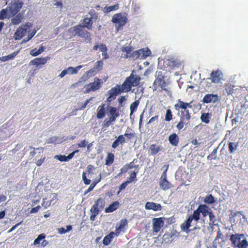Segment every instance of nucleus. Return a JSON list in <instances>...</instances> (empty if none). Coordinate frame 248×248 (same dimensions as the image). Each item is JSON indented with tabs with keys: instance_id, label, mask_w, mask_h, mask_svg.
Here are the masks:
<instances>
[{
	"instance_id": "1",
	"label": "nucleus",
	"mask_w": 248,
	"mask_h": 248,
	"mask_svg": "<svg viewBox=\"0 0 248 248\" xmlns=\"http://www.w3.org/2000/svg\"><path fill=\"white\" fill-rule=\"evenodd\" d=\"M191 103H186L178 99L177 103L175 104L174 108L176 110L180 111V121L176 125L178 130L182 129L184 125L186 126L189 124V120L191 118L189 108H192Z\"/></svg>"
},
{
	"instance_id": "2",
	"label": "nucleus",
	"mask_w": 248,
	"mask_h": 248,
	"mask_svg": "<svg viewBox=\"0 0 248 248\" xmlns=\"http://www.w3.org/2000/svg\"><path fill=\"white\" fill-rule=\"evenodd\" d=\"M211 211V208L206 204H200L198 208L194 211L192 215L188 217L187 219L181 224L180 227L182 231H186L191 226L193 219L197 221L200 219V214H202L203 217H206Z\"/></svg>"
},
{
	"instance_id": "3",
	"label": "nucleus",
	"mask_w": 248,
	"mask_h": 248,
	"mask_svg": "<svg viewBox=\"0 0 248 248\" xmlns=\"http://www.w3.org/2000/svg\"><path fill=\"white\" fill-rule=\"evenodd\" d=\"M230 240L235 248H247L248 247V241L244 234H232Z\"/></svg>"
},
{
	"instance_id": "4",
	"label": "nucleus",
	"mask_w": 248,
	"mask_h": 248,
	"mask_svg": "<svg viewBox=\"0 0 248 248\" xmlns=\"http://www.w3.org/2000/svg\"><path fill=\"white\" fill-rule=\"evenodd\" d=\"M127 18L124 13L115 14L112 18V21L116 24V28L119 30L126 23Z\"/></svg>"
},
{
	"instance_id": "5",
	"label": "nucleus",
	"mask_w": 248,
	"mask_h": 248,
	"mask_svg": "<svg viewBox=\"0 0 248 248\" xmlns=\"http://www.w3.org/2000/svg\"><path fill=\"white\" fill-rule=\"evenodd\" d=\"M151 53V52L148 48H142L134 51L130 54V57L133 59H144L149 56Z\"/></svg>"
},
{
	"instance_id": "6",
	"label": "nucleus",
	"mask_w": 248,
	"mask_h": 248,
	"mask_svg": "<svg viewBox=\"0 0 248 248\" xmlns=\"http://www.w3.org/2000/svg\"><path fill=\"white\" fill-rule=\"evenodd\" d=\"M31 23H27L19 27L15 33V39L16 40L20 39L27 32L30 31Z\"/></svg>"
},
{
	"instance_id": "7",
	"label": "nucleus",
	"mask_w": 248,
	"mask_h": 248,
	"mask_svg": "<svg viewBox=\"0 0 248 248\" xmlns=\"http://www.w3.org/2000/svg\"><path fill=\"white\" fill-rule=\"evenodd\" d=\"M23 2H14L10 4L7 6L8 10H9L10 15L11 17L16 15L22 8Z\"/></svg>"
},
{
	"instance_id": "8",
	"label": "nucleus",
	"mask_w": 248,
	"mask_h": 248,
	"mask_svg": "<svg viewBox=\"0 0 248 248\" xmlns=\"http://www.w3.org/2000/svg\"><path fill=\"white\" fill-rule=\"evenodd\" d=\"M101 86V79L95 78L93 82L90 83L87 85L85 93H89L91 91H95L99 89Z\"/></svg>"
},
{
	"instance_id": "9",
	"label": "nucleus",
	"mask_w": 248,
	"mask_h": 248,
	"mask_svg": "<svg viewBox=\"0 0 248 248\" xmlns=\"http://www.w3.org/2000/svg\"><path fill=\"white\" fill-rule=\"evenodd\" d=\"M83 28L82 25L81 24H79L78 25L74 27L73 31L76 34L78 35L81 37L84 38L85 39L89 38L90 36V33L87 31L84 30Z\"/></svg>"
},
{
	"instance_id": "10",
	"label": "nucleus",
	"mask_w": 248,
	"mask_h": 248,
	"mask_svg": "<svg viewBox=\"0 0 248 248\" xmlns=\"http://www.w3.org/2000/svg\"><path fill=\"white\" fill-rule=\"evenodd\" d=\"M210 77L209 79L212 82L218 84L223 80V75L221 71L218 70L213 71L210 74Z\"/></svg>"
},
{
	"instance_id": "11",
	"label": "nucleus",
	"mask_w": 248,
	"mask_h": 248,
	"mask_svg": "<svg viewBox=\"0 0 248 248\" xmlns=\"http://www.w3.org/2000/svg\"><path fill=\"white\" fill-rule=\"evenodd\" d=\"M193 225L194 226L193 228L191 230H189L188 228L186 231V232H187V231L188 230V231H192L195 233L197 231L198 232L204 226L205 219L204 218L201 219L200 218L197 221H195V219H193Z\"/></svg>"
},
{
	"instance_id": "12",
	"label": "nucleus",
	"mask_w": 248,
	"mask_h": 248,
	"mask_svg": "<svg viewBox=\"0 0 248 248\" xmlns=\"http://www.w3.org/2000/svg\"><path fill=\"white\" fill-rule=\"evenodd\" d=\"M219 100L217 94L210 93L206 94L202 99L204 103H215Z\"/></svg>"
},
{
	"instance_id": "13",
	"label": "nucleus",
	"mask_w": 248,
	"mask_h": 248,
	"mask_svg": "<svg viewBox=\"0 0 248 248\" xmlns=\"http://www.w3.org/2000/svg\"><path fill=\"white\" fill-rule=\"evenodd\" d=\"M160 187L164 190H167L172 187V185L167 180L165 173H162L159 182Z\"/></svg>"
},
{
	"instance_id": "14",
	"label": "nucleus",
	"mask_w": 248,
	"mask_h": 248,
	"mask_svg": "<svg viewBox=\"0 0 248 248\" xmlns=\"http://www.w3.org/2000/svg\"><path fill=\"white\" fill-rule=\"evenodd\" d=\"M153 230L155 232H158L164 225V221L161 218H154L153 219Z\"/></svg>"
},
{
	"instance_id": "15",
	"label": "nucleus",
	"mask_w": 248,
	"mask_h": 248,
	"mask_svg": "<svg viewBox=\"0 0 248 248\" xmlns=\"http://www.w3.org/2000/svg\"><path fill=\"white\" fill-rule=\"evenodd\" d=\"M101 202L100 199H98L96 202V203L92 206L90 211L92 212V215L90 217V219L92 221H94L95 217L99 213V210L98 209V205L99 202Z\"/></svg>"
},
{
	"instance_id": "16",
	"label": "nucleus",
	"mask_w": 248,
	"mask_h": 248,
	"mask_svg": "<svg viewBox=\"0 0 248 248\" xmlns=\"http://www.w3.org/2000/svg\"><path fill=\"white\" fill-rule=\"evenodd\" d=\"M145 208L147 210H153L157 211L161 210L162 206L159 203H156L153 202H147L145 204Z\"/></svg>"
},
{
	"instance_id": "17",
	"label": "nucleus",
	"mask_w": 248,
	"mask_h": 248,
	"mask_svg": "<svg viewBox=\"0 0 248 248\" xmlns=\"http://www.w3.org/2000/svg\"><path fill=\"white\" fill-rule=\"evenodd\" d=\"M168 140L172 146H176L179 143V138L176 134L173 133L169 136Z\"/></svg>"
},
{
	"instance_id": "18",
	"label": "nucleus",
	"mask_w": 248,
	"mask_h": 248,
	"mask_svg": "<svg viewBox=\"0 0 248 248\" xmlns=\"http://www.w3.org/2000/svg\"><path fill=\"white\" fill-rule=\"evenodd\" d=\"M95 20V18L92 16L90 17H86L84 19V24L82 25L83 27H85L88 30H91L92 28V25L93 21Z\"/></svg>"
},
{
	"instance_id": "19",
	"label": "nucleus",
	"mask_w": 248,
	"mask_h": 248,
	"mask_svg": "<svg viewBox=\"0 0 248 248\" xmlns=\"http://www.w3.org/2000/svg\"><path fill=\"white\" fill-rule=\"evenodd\" d=\"M130 78H126L125 81L123 83L122 86H121L120 89L122 92L127 93L130 91L131 87L133 86L129 81V79Z\"/></svg>"
},
{
	"instance_id": "20",
	"label": "nucleus",
	"mask_w": 248,
	"mask_h": 248,
	"mask_svg": "<svg viewBox=\"0 0 248 248\" xmlns=\"http://www.w3.org/2000/svg\"><path fill=\"white\" fill-rule=\"evenodd\" d=\"M77 73V70L73 67H69L66 69H64L59 75L60 78H63L67 74H74Z\"/></svg>"
},
{
	"instance_id": "21",
	"label": "nucleus",
	"mask_w": 248,
	"mask_h": 248,
	"mask_svg": "<svg viewBox=\"0 0 248 248\" xmlns=\"http://www.w3.org/2000/svg\"><path fill=\"white\" fill-rule=\"evenodd\" d=\"M125 142V140L124 136L123 135H120L112 143V147L115 149L118 147L119 144H123Z\"/></svg>"
},
{
	"instance_id": "22",
	"label": "nucleus",
	"mask_w": 248,
	"mask_h": 248,
	"mask_svg": "<svg viewBox=\"0 0 248 248\" xmlns=\"http://www.w3.org/2000/svg\"><path fill=\"white\" fill-rule=\"evenodd\" d=\"M49 59V58L48 57L45 58H37L32 60L31 62V63L32 64H35L36 65H39L40 64H45Z\"/></svg>"
},
{
	"instance_id": "23",
	"label": "nucleus",
	"mask_w": 248,
	"mask_h": 248,
	"mask_svg": "<svg viewBox=\"0 0 248 248\" xmlns=\"http://www.w3.org/2000/svg\"><path fill=\"white\" fill-rule=\"evenodd\" d=\"M131 78L129 79V81L130 82L131 84H132L133 86H136L138 85L140 78L138 76L134 75L133 74H131L130 76L127 78Z\"/></svg>"
},
{
	"instance_id": "24",
	"label": "nucleus",
	"mask_w": 248,
	"mask_h": 248,
	"mask_svg": "<svg viewBox=\"0 0 248 248\" xmlns=\"http://www.w3.org/2000/svg\"><path fill=\"white\" fill-rule=\"evenodd\" d=\"M107 110L108 111V116L119 117V114L116 108L108 106Z\"/></svg>"
},
{
	"instance_id": "25",
	"label": "nucleus",
	"mask_w": 248,
	"mask_h": 248,
	"mask_svg": "<svg viewBox=\"0 0 248 248\" xmlns=\"http://www.w3.org/2000/svg\"><path fill=\"white\" fill-rule=\"evenodd\" d=\"M23 19V13H19L16 16H15L11 19V23L13 25H17L22 21Z\"/></svg>"
},
{
	"instance_id": "26",
	"label": "nucleus",
	"mask_w": 248,
	"mask_h": 248,
	"mask_svg": "<svg viewBox=\"0 0 248 248\" xmlns=\"http://www.w3.org/2000/svg\"><path fill=\"white\" fill-rule=\"evenodd\" d=\"M116 233L114 232H110L108 235L106 236L103 240V243L105 245H108L110 242L112 241V239H113L116 236Z\"/></svg>"
},
{
	"instance_id": "27",
	"label": "nucleus",
	"mask_w": 248,
	"mask_h": 248,
	"mask_svg": "<svg viewBox=\"0 0 248 248\" xmlns=\"http://www.w3.org/2000/svg\"><path fill=\"white\" fill-rule=\"evenodd\" d=\"M150 149L151 152V155H155L158 153L159 151H163V148L156 144H152L150 147Z\"/></svg>"
},
{
	"instance_id": "28",
	"label": "nucleus",
	"mask_w": 248,
	"mask_h": 248,
	"mask_svg": "<svg viewBox=\"0 0 248 248\" xmlns=\"http://www.w3.org/2000/svg\"><path fill=\"white\" fill-rule=\"evenodd\" d=\"M126 224L127 221L126 220H122L119 227H116V235H118L121 233V232H124Z\"/></svg>"
},
{
	"instance_id": "29",
	"label": "nucleus",
	"mask_w": 248,
	"mask_h": 248,
	"mask_svg": "<svg viewBox=\"0 0 248 248\" xmlns=\"http://www.w3.org/2000/svg\"><path fill=\"white\" fill-rule=\"evenodd\" d=\"M121 86L117 85L114 88L111 89L108 92V94L112 95L113 96L116 97V96L119 93H120L122 91L120 89Z\"/></svg>"
},
{
	"instance_id": "30",
	"label": "nucleus",
	"mask_w": 248,
	"mask_h": 248,
	"mask_svg": "<svg viewBox=\"0 0 248 248\" xmlns=\"http://www.w3.org/2000/svg\"><path fill=\"white\" fill-rule=\"evenodd\" d=\"M11 17L7 7L2 9L0 12V19L3 20L5 18H10Z\"/></svg>"
},
{
	"instance_id": "31",
	"label": "nucleus",
	"mask_w": 248,
	"mask_h": 248,
	"mask_svg": "<svg viewBox=\"0 0 248 248\" xmlns=\"http://www.w3.org/2000/svg\"><path fill=\"white\" fill-rule=\"evenodd\" d=\"M105 105L102 104L100 105L97 108V118L98 119H101L105 115V110L104 108Z\"/></svg>"
},
{
	"instance_id": "32",
	"label": "nucleus",
	"mask_w": 248,
	"mask_h": 248,
	"mask_svg": "<svg viewBox=\"0 0 248 248\" xmlns=\"http://www.w3.org/2000/svg\"><path fill=\"white\" fill-rule=\"evenodd\" d=\"M119 202H115L111 204L108 207L105 208V212L106 213H111L117 209L119 206Z\"/></svg>"
},
{
	"instance_id": "33",
	"label": "nucleus",
	"mask_w": 248,
	"mask_h": 248,
	"mask_svg": "<svg viewBox=\"0 0 248 248\" xmlns=\"http://www.w3.org/2000/svg\"><path fill=\"white\" fill-rule=\"evenodd\" d=\"M63 139V137H62V139L56 137V136H53L52 137L48 139L47 140V143H61L63 141L62 139Z\"/></svg>"
},
{
	"instance_id": "34",
	"label": "nucleus",
	"mask_w": 248,
	"mask_h": 248,
	"mask_svg": "<svg viewBox=\"0 0 248 248\" xmlns=\"http://www.w3.org/2000/svg\"><path fill=\"white\" fill-rule=\"evenodd\" d=\"M18 51L14 52L13 53L9 54L7 56H2L0 57V60L2 62H5L9 60L13 59L16 55L18 53Z\"/></svg>"
},
{
	"instance_id": "35",
	"label": "nucleus",
	"mask_w": 248,
	"mask_h": 248,
	"mask_svg": "<svg viewBox=\"0 0 248 248\" xmlns=\"http://www.w3.org/2000/svg\"><path fill=\"white\" fill-rule=\"evenodd\" d=\"M211 114L209 113H202L201 116V120L202 122L208 124L211 118Z\"/></svg>"
},
{
	"instance_id": "36",
	"label": "nucleus",
	"mask_w": 248,
	"mask_h": 248,
	"mask_svg": "<svg viewBox=\"0 0 248 248\" xmlns=\"http://www.w3.org/2000/svg\"><path fill=\"white\" fill-rule=\"evenodd\" d=\"M44 51V47L43 46H41L38 49L34 48L31 50L30 53L32 56H36L40 54Z\"/></svg>"
},
{
	"instance_id": "37",
	"label": "nucleus",
	"mask_w": 248,
	"mask_h": 248,
	"mask_svg": "<svg viewBox=\"0 0 248 248\" xmlns=\"http://www.w3.org/2000/svg\"><path fill=\"white\" fill-rule=\"evenodd\" d=\"M238 145V142L235 143L233 142H230L228 145L230 153H233L237 150Z\"/></svg>"
},
{
	"instance_id": "38",
	"label": "nucleus",
	"mask_w": 248,
	"mask_h": 248,
	"mask_svg": "<svg viewBox=\"0 0 248 248\" xmlns=\"http://www.w3.org/2000/svg\"><path fill=\"white\" fill-rule=\"evenodd\" d=\"M139 100H137L130 105V116L136 111L138 106L139 105Z\"/></svg>"
},
{
	"instance_id": "39",
	"label": "nucleus",
	"mask_w": 248,
	"mask_h": 248,
	"mask_svg": "<svg viewBox=\"0 0 248 248\" xmlns=\"http://www.w3.org/2000/svg\"><path fill=\"white\" fill-rule=\"evenodd\" d=\"M219 146H220V144L213 151V152L211 153V154L207 156V159H211V160L217 159V153L218 150L219 149Z\"/></svg>"
},
{
	"instance_id": "40",
	"label": "nucleus",
	"mask_w": 248,
	"mask_h": 248,
	"mask_svg": "<svg viewBox=\"0 0 248 248\" xmlns=\"http://www.w3.org/2000/svg\"><path fill=\"white\" fill-rule=\"evenodd\" d=\"M114 160V155L111 153H108L106 159V165H108L112 164Z\"/></svg>"
},
{
	"instance_id": "41",
	"label": "nucleus",
	"mask_w": 248,
	"mask_h": 248,
	"mask_svg": "<svg viewBox=\"0 0 248 248\" xmlns=\"http://www.w3.org/2000/svg\"><path fill=\"white\" fill-rule=\"evenodd\" d=\"M157 83L158 84V85L160 86L162 90H166L165 87L166 84L164 80L161 78L157 79L155 81L154 83L156 84Z\"/></svg>"
},
{
	"instance_id": "42",
	"label": "nucleus",
	"mask_w": 248,
	"mask_h": 248,
	"mask_svg": "<svg viewBox=\"0 0 248 248\" xmlns=\"http://www.w3.org/2000/svg\"><path fill=\"white\" fill-rule=\"evenodd\" d=\"M204 202L207 204L213 203L214 202V198L211 194L209 195L204 198Z\"/></svg>"
},
{
	"instance_id": "43",
	"label": "nucleus",
	"mask_w": 248,
	"mask_h": 248,
	"mask_svg": "<svg viewBox=\"0 0 248 248\" xmlns=\"http://www.w3.org/2000/svg\"><path fill=\"white\" fill-rule=\"evenodd\" d=\"M103 62L102 61H98L96 62L95 65L93 67L97 71L101 70L102 68Z\"/></svg>"
},
{
	"instance_id": "44",
	"label": "nucleus",
	"mask_w": 248,
	"mask_h": 248,
	"mask_svg": "<svg viewBox=\"0 0 248 248\" xmlns=\"http://www.w3.org/2000/svg\"><path fill=\"white\" fill-rule=\"evenodd\" d=\"M45 238V235L43 233H42L41 234H39L37 238L35 239L34 241L33 244L34 245H37L40 243V241L44 239Z\"/></svg>"
},
{
	"instance_id": "45",
	"label": "nucleus",
	"mask_w": 248,
	"mask_h": 248,
	"mask_svg": "<svg viewBox=\"0 0 248 248\" xmlns=\"http://www.w3.org/2000/svg\"><path fill=\"white\" fill-rule=\"evenodd\" d=\"M119 8V5L118 4H115L114 5L110 6L108 7H106V12L108 13L111 11H115L117 10Z\"/></svg>"
},
{
	"instance_id": "46",
	"label": "nucleus",
	"mask_w": 248,
	"mask_h": 248,
	"mask_svg": "<svg viewBox=\"0 0 248 248\" xmlns=\"http://www.w3.org/2000/svg\"><path fill=\"white\" fill-rule=\"evenodd\" d=\"M138 171L139 169H137L136 171H134L130 174V176L127 180L129 183L132 182L135 180V179L136 178L137 173L138 172Z\"/></svg>"
},
{
	"instance_id": "47",
	"label": "nucleus",
	"mask_w": 248,
	"mask_h": 248,
	"mask_svg": "<svg viewBox=\"0 0 248 248\" xmlns=\"http://www.w3.org/2000/svg\"><path fill=\"white\" fill-rule=\"evenodd\" d=\"M172 115L171 111L169 109L166 111L165 119L166 121L169 122L172 119Z\"/></svg>"
},
{
	"instance_id": "48",
	"label": "nucleus",
	"mask_w": 248,
	"mask_h": 248,
	"mask_svg": "<svg viewBox=\"0 0 248 248\" xmlns=\"http://www.w3.org/2000/svg\"><path fill=\"white\" fill-rule=\"evenodd\" d=\"M97 72V71L94 68H93V69H90V70L86 72V73L90 78L92 76L95 75L96 74Z\"/></svg>"
},
{
	"instance_id": "49",
	"label": "nucleus",
	"mask_w": 248,
	"mask_h": 248,
	"mask_svg": "<svg viewBox=\"0 0 248 248\" xmlns=\"http://www.w3.org/2000/svg\"><path fill=\"white\" fill-rule=\"evenodd\" d=\"M208 215L209 216L210 221L212 222V224H214L215 221H216V217L214 216L211 211L210 212V213H209Z\"/></svg>"
},
{
	"instance_id": "50",
	"label": "nucleus",
	"mask_w": 248,
	"mask_h": 248,
	"mask_svg": "<svg viewBox=\"0 0 248 248\" xmlns=\"http://www.w3.org/2000/svg\"><path fill=\"white\" fill-rule=\"evenodd\" d=\"M133 50V48L131 46H127L124 47L122 49L123 52H125L127 54H130L131 51Z\"/></svg>"
},
{
	"instance_id": "51",
	"label": "nucleus",
	"mask_w": 248,
	"mask_h": 248,
	"mask_svg": "<svg viewBox=\"0 0 248 248\" xmlns=\"http://www.w3.org/2000/svg\"><path fill=\"white\" fill-rule=\"evenodd\" d=\"M82 180L85 185H89L91 183V180L87 178L86 173L85 172H83Z\"/></svg>"
},
{
	"instance_id": "52",
	"label": "nucleus",
	"mask_w": 248,
	"mask_h": 248,
	"mask_svg": "<svg viewBox=\"0 0 248 248\" xmlns=\"http://www.w3.org/2000/svg\"><path fill=\"white\" fill-rule=\"evenodd\" d=\"M55 158H57L60 161H66V156L64 155H57L55 156Z\"/></svg>"
},
{
	"instance_id": "53",
	"label": "nucleus",
	"mask_w": 248,
	"mask_h": 248,
	"mask_svg": "<svg viewBox=\"0 0 248 248\" xmlns=\"http://www.w3.org/2000/svg\"><path fill=\"white\" fill-rule=\"evenodd\" d=\"M96 185V183H92L90 186H89V187L88 188L87 190H86V191H85L84 192V195H86L87 194H88L89 192H90V191H91L93 189V188L95 187Z\"/></svg>"
},
{
	"instance_id": "54",
	"label": "nucleus",
	"mask_w": 248,
	"mask_h": 248,
	"mask_svg": "<svg viewBox=\"0 0 248 248\" xmlns=\"http://www.w3.org/2000/svg\"><path fill=\"white\" fill-rule=\"evenodd\" d=\"M88 142L86 141L85 140H83L81 141L80 143L78 144V147H84L86 146Z\"/></svg>"
},
{
	"instance_id": "55",
	"label": "nucleus",
	"mask_w": 248,
	"mask_h": 248,
	"mask_svg": "<svg viewBox=\"0 0 248 248\" xmlns=\"http://www.w3.org/2000/svg\"><path fill=\"white\" fill-rule=\"evenodd\" d=\"M129 184V182L126 181V182L122 183L120 186V187H119V189L120 190H122L123 189H124L126 186H127L128 185V184Z\"/></svg>"
},
{
	"instance_id": "56",
	"label": "nucleus",
	"mask_w": 248,
	"mask_h": 248,
	"mask_svg": "<svg viewBox=\"0 0 248 248\" xmlns=\"http://www.w3.org/2000/svg\"><path fill=\"white\" fill-rule=\"evenodd\" d=\"M179 233L177 231H174L171 232L170 235V238L172 239H173L174 237H178L179 236Z\"/></svg>"
},
{
	"instance_id": "57",
	"label": "nucleus",
	"mask_w": 248,
	"mask_h": 248,
	"mask_svg": "<svg viewBox=\"0 0 248 248\" xmlns=\"http://www.w3.org/2000/svg\"><path fill=\"white\" fill-rule=\"evenodd\" d=\"M99 48L101 51L103 52H105L107 50V47L106 45L104 44H101L100 46H99Z\"/></svg>"
},
{
	"instance_id": "58",
	"label": "nucleus",
	"mask_w": 248,
	"mask_h": 248,
	"mask_svg": "<svg viewBox=\"0 0 248 248\" xmlns=\"http://www.w3.org/2000/svg\"><path fill=\"white\" fill-rule=\"evenodd\" d=\"M126 100V98L125 96H122L119 99V107L122 106L123 103Z\"/></svg>"
},
{
	"instance_id": "59",
	"label": "nucleus",
	"mask_w": 248,
	"mask_h": 248,
	"mask_svg": "<svg viewBox=\"0 0 248 248\" xmlns=\"http://www.w3.org/2000/svg\"><path fill=\"white\" fill-rule=\"evenodd\" d=\"M222 235H222V233L221 232L220 229H218V230L217 232V234L216 238L215 239V241H217L219 239H221Z\"/></svg>"
},
{
	"instance_id": "60",
	"label": "nucleus",
	"mask_w": 248,
	"mask_h": 248,
	"mask_svg": "<svg viewBox=\"0 0 248 248\" xmlns=\"http://www.w3.org/2000/svg\"><path fill=\"white\" fill-rule=\"evenodd\" d=\"M45 159V157H42L41 159L38 160L36 162V165L37 166H41L42 165V164L43 163V162L44 161Z\"/></svg>"
},
{
	"instance_id": "61",
	"label": "nucleus",
	"mask_w": 248,
	"mask_h": 248,
	"mask_svg": "<svg viewBox=\"0 0 248 248\" xmlns=\"http://www.w3.org/2000/svg\"><path fill=\"white\" fill-rule=\"evenodd\" d=\"M51 204V202H45L44 201V199H43V202L42 203V205L44 206L45 208H46L48 206H49Z\"/></svg>"
},
{
	"instance_id": "62",
	"label": "nucleus",
	"mask_w": 248,
	"mask_h": 248,
	"mask_svg": "<svg viewBox=\"0 0 248 248\" xmlns=\"http://www.w3.org/2000/svg\"><path fill=\"white\" fill-rule=\"evenodd\" d=\"M87 171L89 172V174H88V176L89 178H90V176H89V175H90V174H91V171H92V170L93 169H94V167H93V165H89L87 166Z\"/></svg>"
},
{
	"instance_id": "63",
	"label": "nucleus",
	"mask_w": 248,
	"mask_h": 248,
	"mask_svg": "<svg viewBox=\"0 0 248 248\" xmlns=\"http://www.w3.org/2000/svg\"><path fill=\"white\" fill-rule=\"evenodd\" d=\"M89 78V77H88V76L86 74V73H85L81 78H80V81L81 82H82V81H86L87 80L88 78Z\"/></svg>"
},
{
	"instance_id": "64",
	"label": "nucleus",
	"mask_w": 248,
	"mask_h": 248,
	"mask_svg": "<svg viewBox=\"0 0 248 248\" xmlns=\"http://www.w3.org/2000/svg\"><path fill=\"white\" fill-rule=\"evenodd\" d=\"M157 120H158V116H155L150 119V120H149V121L148 122V124L153 123V122H154L155 121L156 122H157Z\"/></svg>"
}]
</instances>
